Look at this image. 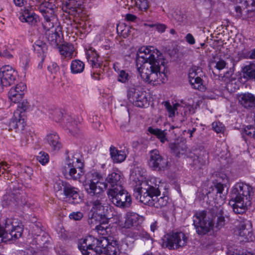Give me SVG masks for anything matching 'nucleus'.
<instances>
[{
	"label": "nucleus",
	"instance_id": "nucleus-1",
	"mask_svg": "<svg viewBox=\"0 0 255 255\" xmlns=\"http://www.w3.org/2000/svg\"><path fill=\"white\" fill-rule=\"evenodd\" d=\"M133 180L139 183V186L136 187L134 189L133 196L136 199L150 206L156 208H161L167 204L168 197L167 196H160L159 185L151 180L144 181L140 182L143 179L140 174L139 169H134L131 174Z\"/></svg>",
	"mask_w": 255,
	"mask_h": 255
},
{
	"label": "nucleus",
	"instance_id": "nucleus-2",
	"mask_svg": "<svg viewBox=\"0 0 255 255\" xmlns=\"http://www.w3.org/2000/svg\"><path fill=\"white\" fill-rule=\"evenodd\" d=\"M164 59L161 52L152 46L142 47L138 51L136 54V65L140 67L138 71L140 78L142 80H149L152 74H163L164 79L166 77L164 72L161 73V66L164 67ZM165 67H164V69Z\"/></svg>",
	"mask_w": 255,
	"mask_h": 255
},
{
	"label": "nucleus",
	"instance_id": "nucleus-3",
	"mask_svg": "<svg viewBox=\"0 0 255 255\" xmlns=\"http://www.w3.org/2000/svg\"><path fill=\"white\" fill-rule=\"evenodd\" d=\"M39 12L44 18L43 27L46 30V38L51 45H57L61 41L62 28L59 25L56 8L52 2L42 4Z\"/></svg>",
	"mask_w": 255,
	"mask_h": 255
},
{
	"label": "nucleus",
	"instance_id": "nucleus-4",
	"mask_svg": "<svg viewBox=\"0 0 255 255\" xmlns=\"http://www.w3.org/2000/svg\"><path fill=\"white\" fill-rule=\"evenodd\" d=\"M253 195V188L243 182L236 183L231 189L229 204L236 214H243L246 212L245 200L250 201Z\"/></svg>",
	"mask_w": 255,
	"mask_h": 255
},
{
	"label": "nucleus",
	"instance_id": "nucleus-5",
	"mask_svg": "<svg viewBox=\"0 0 255 255\" xmlns=\"http://www.w3.org/2000/svg\"><path fill=\"white\" fill-rule=\"evenodd\" d=\"M83 167L84 164L78 157L70 154L66 158L62 172L66 179L78 181L84 174Z\"/></svg>",
	"mask_w": 255,
	"mask_h": 255
},
{
	"label": "nucleus",
	"instance_id": "nucleus-6",
	"mask_svg": "<svg viewBox=\"0 0 255 255\" xmlns=\"http://www.w3.org/2000/svg\"><path fill=\"white\" fill-rule=\"evenodd\" d=\"M106 237L96 238L92 236L81 239L78 243V248L83 255H100L103 247L108 244Z\"/></svg>",
	"mask_w": 255,
	"mask_h": 255
},
{
	"label": "nucleus",
	"instance_id": "nucleus-7",
	"mask_svg": "<svg viewBox=\"0 0 255 255\" xmlns=\"http://www.w3.org/2000/svg\"><path fill=\"white\" fill-rule=\"evenodd\" d=\"M12 218H5L0 222V243L15 240L21 237L23 231L21 225H16Z\"/></svg>",
	"mask_w": 255,
	"mask_h": 255
},
{
	"label": "nucleus",
	"instance_id": "nucleus-8",
	"mask_svg": "<svg viewBox=\"0 0 255 255\" xmlns=\"http://www.w3.org/2000/svg\"><path fill=\"white\" fill-rule=\"evenodd\" d=\"M84 186L87 193L89 195H93L96 192L104 191L107 187V184L104 182L103 174L92 170L86 174Z\"/></svg>",
	"mask_w": 255,
	"mask_h": 255
},
{
	"label": "nucleus",
	"instance_id": "nucleus-9",
	"mask_svg": "<svg viewBox=\"0 0 255 255\" xmlns=\"http://www.w3.org/2000/svg\"><path fill=\"white\" fill-rule=\"evenodd\" d=\"M128 97L135 106L145 108L149 106L151 96L140 86L132 85L128 90Z\"/></svg>",
	"mask_w": 255,
	"mask_h": 255
},
{
	"label": "nucleus",
	"instance_id": "nucleus-10",
	"mask_svg": "<svg viewBox=\"0 0 255 255\" xmlns=\"http://www.w3.org/2000/svg\"><path fill=\"white\" fill-rule=\"evenodd\" d=\"M193 225L197 234L204 235L213 230L214 222L203 210L197 212L193 216Z\"/></svg>",
	"mask_w": 255,
	"mask_h": 255
},
{
	"label": "nucleus",
	"instance_id": "nucleus-11",
	"mask_svg": "<svg viewBox=\"0 0 255 255\" xmlns=\"http://www.w3.org/2000/svg\"><path fill=\"white\" fill-rule=\"evenodd\" d=\"M107 195L112 203L121 208H128L131 204L130 195L124 188L108 189Z\"/></svg>",
	"mask_w": 255,
	"mask_h": 255
},
{
	"label": "nucleus",
	"instance_id": "nucleus-12",
	"mask_svg": "<svg viewBox=\"0 0 255 255\" xmlns=\"http://www.w3.org/2000/svg\"><path fill=\"white\" fill-rule=\"evenodd\" d=\"M91 196H93L90 202L91 206L90 212L92 213V217L93 218L94 214L100 217L105 216L107 211L108 204L106 203L107 199L104 194V192H96L95 194Z\"/></svg>",
	"mask_w": 255,
	"mask_h": 255
},
{
	"label": "nucleus",
	"instance_id": "nucleus-13",
	"mask_svg": "<svg viewBox=\"0 0 255 255\" xmlns=\"http://www.w3.org/2000/svg\"><path fill=\"white\" fill-rule=\"evenodd\" d=\"M165 244L169 250L178 249L185 246L187 242L188 238L182 232H172L166 235Z\"/></svg>",
	"mask_w": 255,
	"mask_h": 255
},
{
	"label": "nucleus",
	"instance_id": "nucleus-14",
	"mask_svg": "<svg viewBox=\"0 0 255 255\" xmlns=\"http://www.w3.org/2000/svg\"><path fill=\"white\" fill-rule=\"evenodd\" d=\"M26 126V117L24 114H21L18 111H14L13 117L11 118L7 125L8 130H15L16 132L22 131Z\"/></svg>",
	"mask_w": 255,
	"mask_h": 255
},
{
	"label": "nucleus",
	"instance_id": "nucleus-15",
	"mask_svg": "<svg viewBox=\"0 0 255 255\" xmlns=\"http://www.w3.org/2000/svg\"><path fill=\"white\" fill-rule=\"evenodd\" d=\"M148 164L153 170H164L167 168L168 161L160 155L158 150H153L150 152Z\"/></svg>",
	"mask_w": 255,
	"mask_h": 255
},
{
	"label": "nucleus",
	"instance_id": "nucleus-16",
	"mask_svg": "<svg viewBox=\"0 0 255 255\" xmlns=\"http://www.w3.org/2000/svg\"><path fill=\"white\" fill-rule=\"evenodd\" d=\"M106 181L111 186L109 189H119L124 188V176L120 171L110 173L106 178Z\"/></svg>",
	"mask_w": 255,
	"mask_h": 255
},
{
	"label": "nucleus",
	"instance_id": "nucleus-17",
	"mask_svg": "<svg viewBox=\"0 0 255 255\" xmlns=\"http://www.w3.org/2000/svg\"><path fill=\"white\" fill-rule=\"evenodd\" d=\"M63 193V195L68 198L70 203L77 204L82 201L79 189L72 186L69 183L65 185L64 192Z\"/></svg>",
	"mask_w": 255,
	"mask_h": 255
},
{
	"label": "nucleus",
	"instance_id": "nucleus-18",
	"mask_svg": "<svg viewBox=\"0 0 255 255\" xmlns=\"http://www.w3.org/2000/svg\"><path fill=\"white\" fill-rule=\"evenodd\" d=\"M81 0H68L63 4L62 10L71 15L81 12L83 8Z\"/></svg>",
	"mask_w": 255,
	"mask_h": 255
},
{
	"label": "nucleus",
	"instance_id": "nucleus-19",
	"mask_svg": "<svg viewBox=\"0 0 255 255\" xmlns=\"http://www.w3.org/2000/svg\"><path fill=\"white\" fill-rule=\"evenodd\" d=\"M126 233L128 237L134 240H149L151 239L150 235L140 226L133 227L129 229Z\"/></svg>",
	"mask_w": 255,
	"mask_h": 255
},
{
	"label": "nucleus",
	"instance_id": "nucleus-20",
	"mask_svg": "<svg viewBox=\"0 0 255 255\" xmlns=\"http://www.w3.org/2000/svg\"><path fill=\"white\" fill-rule=\"evenodd\" d=\"M162 104L165 107V109L166 112V115L172 120V121H174V119L176 115H178V110L179 109L183 108V110L185 109H188L190 110L191 108L190 106L183 107L178 103H171L169 101L163 102Z\"/></svg>",
	"mask_w": 255,
	"mask_h": 255
},
{
	"label": "nucleus",
	"instance_id": "nucleus-21",
	"mask_svg": "<svg viewBox=\"0 0 255 255\" xmlns=\"http://www.w3.org/2000/svg\"><path fill=\"white\" fill-rule=\"evenodd\" d=\"M108 239V244L103 247L100 255H119L121 253V249L117 241L112 238H106Z\"/></svg>",
	"mask_w": 255,
	"mask_h": 255
},
{
	"label": "nucleus",
	"instance_id": "nucleus-22",
	"mask_svg": "<svg viewBox=\"0 0 255 255\" xmlns=\"http://www.w3.org/2000/svg\"><path fill=\"white\" fill-rule=\"evenodd\" d=\"M237 221L239 223L237 226L239 235L247 240H249V237H250L252 235L250 231L251 223L249 220L241 218Z\"/></svg>",
	"mask_w": 255,
	"mask_h": 255
},
{
	"label": "nucleus",
	"instance_id": "nucleus-23",
	"mask_svg": "<svg viewBox=\"0 0 255 255\" xmlns=\"http://www.w3.org/2000/svg\"><path fill=\"white\" fill-rule=\"evenodd\" d=\"M241 105L246 109L255 108V96L250 93L241 94L239 97Z\"/></svg>",
	"mask_w": 255,
	"mask_h": 255
},
{
	"label": "nucleus",
	"instance_id": "nucleus-24",
	"mask_svg": "<svg viewBox=\"0 0 255 255\" xmlns=\"http://www.w3.org/2000/svg\"><path fill=\"white\" fill-rule=\"evenodd\" d=\"M212 212L213 214L217 217L215 228L220 230L225 225L224 208L221 206H215L212 209Z\"/></svg>",
	"mask_w": 255,
	"mask_h": 255
},
{
	"label": "nucleus",
	"instance_id": "nucleus-25",
	"mask_svg": "<svg viewBox=\"0 0 255 255\" xmlns=\"http://www.w3.org/2000/svg\"><path fill=\"white\" fill-rule=\"evenodd\" d=\"M110 154L114 163H119L125 161L127 154L124 150H119L114 145H111L109 149Z\"/></svg>",
	"mask_w": 255,
	"mask_h": 255
},
{
	"label": "nucleus",
	"instance_id": "nucleus-26",
	"mask_svg": "<svg viewBox=\"0 0 255 255\" xmlns=\"http://www.w3.org/2000/svg\"><path fill=\"white\" fill-rule=\"evenodd\" d=\"M140 219V218L137 214L128 213L126 215L125 223L121 226L123 228L130 229L132 227L139 225Z\"/></svg>",
	"mask_w": 255,
	"mask_h": 255
},
{
	"label": "nucleus",
	"instance_id": "nucleus-27",
	"mask_svg": "<svg viewBox=\"0 0 255 255\" xmlns=\"http://www.w3.org/2000/svg\"><path fill=\"white\" fill-rule=\"evenodd\" d=\"M17 72L8 65L0 68V80H16Z\"/></svg>",
	"mask_w": 255,
	"mask_h": 255
},
{
	"label": "nucleus",
	"instance_id": "nucleus-28",
	"mask_svg": "<svg viewBox=\"0 0 255 255\" xmlns=\"http://www.w3.org/2000/svg\"><path fill=\"white\" fill-rule=\"evenodd\" d=\"M45 139L51 148L54 150H58L62 147L59 135L55 132L48 133L45 137Z\"/></svg>",
	"mask_w": 255,
	"mask_h": 255
},
{
	"label": "nucleus",
	"instance_id": "nucleus-29",
	"mask_svg": "<svg viewBox=\"0 0 255 255\" xmlns=\"http://www.w3.org/2000/svg\"><path fill=\"white\" fill-rule=\"evenodd\" d=\"M33 47L37 55L42 57V61H44L47 51L46 44L43 41L38 40L35 41Z\"/></svg>",
	"mask_w": 255,
	"mask_h": 255
},
{
	"label": "nucleus",
	"instance_id": "nucleus-30",
	"mask_svg": "<svg viewBox=\"0 0 255 255\" xmlns=\"http://www.w3.org/2000/svg\"><path fill=\"white\" fill-rule=\"evenodd\" d=\"M147 131L150 134L155 135L162 143H164L167 138L166 137L167 132L165 130H161L157 128H153L149 127Z\"/></svg>",
	"mask_w": 255,
	"mask_h": 255
},
{
	"label": "nucleus",
	"instance_id": "nucleus-31",
	"mask_svg": "<svg viewBox=\"0 0 255 255\" xmlns=\"http://www.w3.org/2000/svg\"><path fill=\"white\" fill-rule=\"evenodd\" d=\"M60 54L65 58H72L73 55L74 47L72 44L65 43L59 47Z\"/></svg>",
	"mask_w": 255,
	"mask_h": 255
},
{
	"label": "nucleus",
	"instance_id": "nucleus-32",
	"mask_svg": "<svg viewBox=\"0 0 255 255\" xmlns=\"http://www.w3.org/2000/svg\"><path fill=\"white\" fill-rule=\"evenodd\" d=\"M86 57L88 61L91 62L92 65H99V55L93 48L91 47L87 51Z\"/></svg>",
	"mask_w": 255,
	"mask_h": 255
},
{
	"label": "nucleus",
	"instance_id": "nucleus-33",
	"mask_svg": "<svg viewBox=\"0 0 255 255\" xmlns=\"http://www.w3.org/2000/svg\"><path fill=\"white\" fill-rule=\"evenodd\" d=\"M67 126L71 132H75L77 131V126L81 123V119L78 117L68 116L67 118Z\"/></svg>",
	"mask_w": 255,
	"mask_h": 255
},
{
	"label": "nucleus",
	"instance_id": "nucleus-34",
	"mask_svg": "<svg viewBox=\"0 0 255 255\" xmlns=\"http://www.w3.org/2000/svg\"><path fill=\"white\" fill-rule=\"evenodd\" d=\"M85 68V64L82 61L75 59L71 63L70 69L72 74H79L82 73Z\"/></svg>",
	"mask_w": 255,
	"mask_h": 255
},
{
	"label": "nucleus",
	"instance_id": "nucleus-35",
	"mask_svg": "<svg viewBox=\"0 0 255 255\" xmlns=\"http://www.w3.org/2000/svg\"><path fill=\"white\" fill-rule=\"evenodd\" d=\"M34 16L35 15L32 11L28 9L25 8L22 13V21L31 25L35 24L36 22V20Z\"/></svg>",
	"mask_w": 255,
	"mask_h": 255
},
{
	"label": "nucleus",
	"instance_id": "nucleus-36",
	"mask_svg": "<svg viewBox=\"0 0 255 255\" xmlns=\"http://www.w3.org/2000/svg\"><path fill=\"white\" fill-rule=\"evenodd\" d=\"M244 77L255 79V65L250 64L246 65L242 69Z\"/></svg>",
	"mask_w": 255,
	"mask_h": 255
},
{
	"label": "nucleus",
	"instance_id": "nucleus-37",
	"mask_svg": "<svg viewBox=\"0 0 255 255\" xmlns=\"http://www.w3.org/2000/svg\"><path fill=\"white\" fill-rule=\"evenodd\" d=\"M95 230L98 234L102 236L101 237H107L112 238L111 235V228L108 227L106 224H101L96 226Z\"/></svg>",
	"mask_w": 255,
	"mask_h": 255
},
{
	"label": "nucleus",
	"instance_id": "nucleus-38",
	"mask_svg": "<svg viewBox=\"0 0 255 255\" xmlns=\"http://www.w3.org/2000/svg\"><path fill=\"white\" fill-rule=\"evenodd\" d=\"M172 152L176 156L180 157L186 151V146L184 144H173L170 146Z\"/></svg>",
	"mask_w": 255,
	"mask_h": 255
},
{
	"label": "nucleus",
	"instance_id": "nucleus-39",
	"mask_svg": "<svg viewBox=\"0 0 255 255\" xmlns=\"http://www.w3.org/2000/svg\"><path fill=\"white\" fill-rule=\"evenodd\" d=\"M48 71L50 74L49 78L52 79L59 78V68L56 63H52L48 66Z\"/></svg>",
	"mask_w": 255,
	"mask_h": 255
},
{
	"label": "nucleus",
	"instance_id": "nucleus-40",
	"mask_svg": "<svg viewBox=\"0 0 255 255\" xmlns=\"http://www.w3.org/2000/svg\"><path fill=\"white\" fill-rule=\"evenodd\" d=\"M89 121L92 124L93 127L98 130H102L101 123L99 118L95 113H91L89 115Z\"/></svg>",
	"mask_w": 255,
	"mask_h": 255
},
{
	"label": "nucleus",
	"instance_id": "nucleus-41",
	"mask_svg": "<svg viewBox=\"0 0 255 255\" xmlns=\"http://www.w3.org/2000/svg\"><path fill=\"white\" fill-rule=\"evenodd\" d=\"M8 96L10 101L14 103H19L21 101L24 96L22 94L16 92L14 89H10Z\"/></svg>",
	"mask_w": 255,
	"mask_h": 255
},
{
	"label": "nucleus",
	"instance_id": "nucleus-42",
	"mask_svg": "<svg viewBox=\"0 0 255 255\" xmlns=\"http://www.w3.org/2000/svg\"><path fill=\"white\" fill-rule=\"evenodd\" d=\"M63 117V112L59 109L52 110L50 112V118L56 122H60L62 119Z\"/></svg>",
	"mask_w": 255,
	"mask_h": 255
},
{
	"label": "nucleus",
	"instance_id": "nucleus-43",
	"mask_svg": "<svg viewBox=\"0 0 255 255\" xmlns=\"http://www.w3.org/2000/svg\"><path fill=\"white\" fill-rule=\"evenodd\" d=\"M214 187L216 190L217 194H219L222 200L223 201L226 198V193L224 192V184L220 182L214 183Z\"/></svg>",
	"mask_w": 255,
	"mask_h": 255
},
{
	"label": "nucleus",
	"instance_id": "nucleus-44",
	"mask_svg": "<svg viewBox=\"0 0 255 255\" xmlns=\"http://www.w3.org/2000/svg\"><path fill=\"white\" fill-rule=\"evenodd\" d=\"M18 103L17 109L15 111H18L21 114H24V113L30 108V105L26 100H23Z\"/></svg>",
	"mask_w": 255,
	"mask_h": 255
},
{
	"label": "nucleus",
	"instance_id": "nucleus-45",
	"mask_svg": "<svg viewBox=\"0 0 255 255\" xmlns=\"http://www.w3.org/2000/svg\"><path fill=\"white\" fill-rule=\"evenodd\" d=\"M19 195H16L13 193L5 195L3 197L4 200H6V205H10L12 203H19Z\"/></svg>",
	"mask_w": 255,
	"mask_h": 255
},
{
	"label": "nucleus",
	"instance_id": "nucleus-46",
	"mask_svg": "<svg viewBox=\"0 0 255 255\" xmlns=\"http://www.w3.org/2000/svg\"><path fill=\"white\" fill-rule=\"evenodd\" d=\"M68 183L66 182H63L61 180L57 181L54 184V189L57 194H59V195H63V192H64L65 185L68 184Z\"/></svg>",
	"mask_w": 255,
	"mask_h": 255
},
{
	"label": "nucleus",
	"instance_id": "nucleus-47",
	"mask_svg": "<svg viewBox=\"0 0 255 255\" xmlns=\"http://www.w3.org/2000/svg\"><path fill=\"white\" fill-rule=\"evenodd\" d=\"M203 81H194V82H192V81H189L190 84L193 89H197L201 92L205 91L207 89L206 85L204 83Z\"/></svg>",
	"mask_w": 255,
	"mask_h": 255
},
{
	"label": "nucleus",
	"instance_id": "nucleus-48",
	"mask_svg": "<svg viewBox=\"0 0 255 255\" xmlns=\"http://www.w3.org/2000/svg\"><path fill=\"white\" fill-rule=\"evenodd\" d=\"M242 7L248 8V11H255V0H241Z\"/></svg>",
	"mask_w": 255,
	"mask_h": 255
},
{
	"label": "nucleus",
	"instance_id": "nucleus-49",
	"mask_svg": "<svg viewBox=\"0 0 255 255\" xmlns=\"http://www.w3.org/2000/svg\"><path fill=\"white\" fill-rule=\"evenodd\" d=\"M36 159L42 165H44L49 162V155L46 152L40 151L38 155L36 156Z\"/></svg>",
	"mask_w": 255,
	"mask_h": 255
},
{
	"label": "nucleus",
	"instance_id": "nucleus-50",
	"mask_svg": "<svg viewBox=\"0 0 255 255\" xmlns=\"http://www.w3.org/2000/svg\"><path fill=\"white\" fill-rule=\"evenodd\" d=\"M198 69L195 67L191 68L188 72V78L189 80H202L201 75L197 72Z\"/></svg>",
	"mask_w": 255,
	"mask_h": 255
},
{
	"label": "nucleus",
	"instance_id": "nucleus-51",
	"mask_svg": "<svg viewBox=\"0 0 255 255\" xmlns=\"http://www.w3.org/2000/svg\"><path fill=\"white\" fill-rule=\"evenodd\" d=\"M10 89H14L16 92L24 95L25 92L26 91L27 86L24 82L21 81Z\"/></svg>",
	"mask_w": 255,
	"mask_h": 255
},
{
	"label": "nucleus",
	"instance_id": "nucleus-52",
	"mask_svg": "<svg viewBox=\"0 0 255 255\" xmlns=\"http://www.w3.org/2000/svg\"><path fill=\"white\" fill-rule=\"evenodd\" d=\"M212 127L214 130L217 133H223L225 130L224 125L219 121L213 122Z\"/></svg>",
	"mask_w": 255,
	"mask_h": 255
},
{
	"label": "nucleus",
	"instance_id": "nucleus-53",
	"mask_svg": "<svg viewBox=\"0 0 255 255\" xmlns=\"http://www.w3.org/2000/svg\"><path fill=\"white\" fill-rule=\"evenodd\" d=\"M131 0L133 1V0ZM134 1L141 10L145 11L149 7V5L148 0H134Z\"/></svg>",
	"mask_w": 255,
	"mask_h": 255
},
{
	"label": "nucleus",
	"instance_id": "nucleus-54",
	"mask_svg": "<svg viewBox=\"0 0 255 255\" xmlns=\"http://www.w3.org/2000/svg\"><path fill=\"white\" fill-rule=\"evenodd\" d=\"M124 28L122 29L123 25H118L117 26V31L119 32L120 31L121 35L124 37L126 38L128 37L130 34L131 32V28L129 26L124 25Z\"/></svg>",
	"mask_w": 255,
	"mask_h": 255
},
{
	"label": "nucleus",
	"instance_id": "nucleus-55",
	"mask_svg": "<svg viewBox=\"0 0 255 255\" xmlns=\"http://www.w3.org/2000/svg\"><path fill=\"white\" fill-rule=\"evenodd\" d=\"M83 217V214L81 212H72L70 214L69 217L70 219L75 221H79Z\"/></svg>",
	"mask_w": 255,
	"mask_h": 255
},
{
	"label": "nucleus",
	"instance_id": "nucleus-56",
	"mask_svg": "<svg viewBox=\"0 0 255 255\" xmlns=\"http://www.w3.org/2000/svg\"><path fill=\"white\" fill-rule=\"evenodd\" d=\"M226 65V62L222 59H220L219 61L216 62L215 67L220 70L224 69Z\"/></svg>",
	"mask_w": 255,
	"mask_h": 255
},
{
	"label": "nucleus",
	"instance_id": "nucleus-57",
	"mask_svg": "<svg viewBox=\"0 0 255 255\" xmlns=\"http://www.w3.org/2000/svg\"><path fill=\"white\" fill-rule=\"evenodd\" d=\"M118 74L119 77L123 79L128 80L131 78L129 74L124 70H120Z\"/></svg>",
	"mask_w": 255,
	"mask_h": 255
},
{
	"label": "nucleus",
	"instance_id": "nucleus-58",
	"mask_svg": "<svg viewBox=\"0 0 255 255\" xmlns=\"http://www.w3.org/2000/svg\"><path fill=\"white\" fill-rule=\"evenodd\" d=\"M186 41L191 45H193L195 43V40L193 36L191 33H188L185 36Z\"/></svg>",
	"mask_w": 255,
	"mask_h": 255
},
{
	"label": "nucleus",
	"instance_id": "nucleus-59",
	"mask_svg": "<svg viewBox=\"0 0 255 255\" xmlns=\"http://www.w3.org/2000/svg\"><path fill=\"white\" fill-rule=\"evenodd\" d=\"M1 166V169L4 170V171H7L8 172H10L11 170L10 169L11 166L8 163L5 162H2L0 163Z\"/></svg>",
	"mask_w": 255,
	"mask_h": 255
},
{
	"label": "nucleus",
	"instance_id": "nucleus-60",
	"mask_svg": "<svg viewBox=\"0 0 255 255\" xmlns=\"http://www.w3.org/2000/svg\"><path fill=\"white\" fill-rule=\"evenodd\" d=\"M155 27L156 29L160 33H163L166 29V26L164 24H155Z\"/></svg>",
	"mask_w": 255,
	"mask_h": 255
},
{
	"label": "nucleus",
	"instance_id": "nucleus-61",
	"mask_svg": "<svg viewBox=\"0 0 255 255\" xmlns=\"http://www.w3.org/2000/svg\"><path fill=\"white\" fill-rule=\"evenodd\" d=\"M193 162L195 165L199 164V167H200L201 165L205 164L206 160L205 159H203L200 157H197V159H194Z\"/></svg>",
	"mask_w": 255,
	"mask_h": 255
},
{
	"label": "nucleus",
	"instance_id": "nucleus-62",
	"mask_svg": "<svg viewBox=\"0 0 255 255\" xmlns=\"http://www.w3.org/2000/svg\"><path fill=\"white\" fill-rule=\"evenodd\" d=\"M14 4L19 7L24 6L27 3V0H13Z\"/></svg>",
	"mask_w": 255,
	"mask_h": 255
},
{
	"label": "nucleus",
	"instance_id": "nucleus-63",
	"mask_svg": "<svg viewBox=\"0 0 255 255\" xmlns=\"http://www.w3.org/2000/svg\"><path fill=\"white\" fill-rule=\"evenodd\" d=\"M136 16L132 14L128 13L127 14L125 17V19L128 21L134 22L137 19Z\"/></svg>",
	"mask_w": 255,
	"mask_h": 255
},
{
	"label": "nucleus",
	"instance_id": "nucleus-64",
	"mask_svg": "<svg viewBox=\"0 0 255 255\" xmlns=\"http://www.w3.org/2000/svg\"><path fill=\"white\" fill-rule=\"evenodd\" d=\"M0 55L1 56L7 58L8 59L11 58L12 57V55L7 51H3V52H1L0 53Z\"/></svg>",
	"mask_w": 255,
	"mask_h": 255
}]
</instances>
